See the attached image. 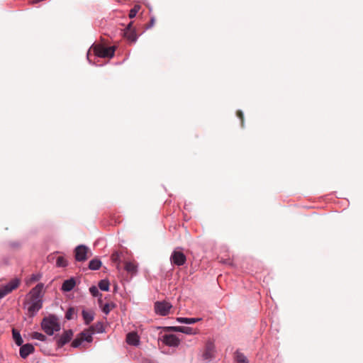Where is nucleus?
I'll return each instance as SVG.
<instances>
[{"label": "nucleus", "instance_id": "obj_34", "mask_svg": "<svg viewBox=\"0 0 363 363\" xmlns=\"http://www.w3.org/2000/svg\"><path fill=\"white\" fill-rule=\"evenodd\" d=\"M237 114V116L240 119L241 121V125L242 126H243V123H244V116H243V113L242 112V111L240 110H238L236 113Z\"/></svg>", "mask_w": 363, "mask_h": 363}, {"label": "nucleus", "instance_id": "obj_18", "mask_svg": "<svg viewBox=\"0 0 363 363\" xmlns=\"http://www.w3.org/2000/svg\"><path fill=\"white\" fill-rule=\"evenodd\" d=\"M123 256L122 252L115 251L111 255V261L116 264L118 269H120L121 258Z\"/></svg>", "mask_w": 363, "mask_h": 363}, {"label": "nucleus", "instance_id": "obj_21", "mask_svg": "<svg viewBox=\"0 0 363 363\" xmlns=\"http://www.w3.org/2000/svg\"><path fill=\"white\" fill-rule=\"evenodd\" d=\"M12 334H13V338L16 342V344L18 345V346H21L22 345L23 342V340L19 333L18 331H17L15 329H13L12 330Z\"/></svg>", "mask_w": 363, "mask_h": 363}, {"label": "nucleus", "instance_id": "obj_8", "mask_svg": "<svg viewBox=\"0 0 363 363\" xmlns=\"http://www.w3.org/2000/svg\"><path fill=\"white\" fill-rule=\"evenodd\" d=\"M162 342L169 347H177L179 345V339L173 334L164 335L162 338Z\"/></svg>", "mask_w": 363, "mask_h": 363}, {"label": "nucleus", "instance_id": "obj_3", "mask_svg": "<svg viewBox=\"0 0 363 363\" xmlns=\"http://www.w3.org/2000/svg\"><path fill=\"white\" fill-rule=\"evenodd\" d=\"M19 284L20 281L17 279H14L6 285L0 288V299L11 293L13 290L16 289L19 286Z\"/></svg>", "mask_w": 363, "mask_h": 363}, {"label": "nucleus", "instance_id": "obj_9", "mask_svg": "<svg viewBox=\"0 0 363 363\" xmlns=\"http://www.w3.org/2000/svg\"><path fill=\"white\" fill-rule=\"evenodd\" d=\"M133 23L130 22L124 30L123 35L130 43H135L137 40V34L135 29L132 27Z\"/></svg>", "mask_w": 363, "mask_h": 363}, {"label": "nucleus", "instance_id": "obj_12", "mask_svg": "<svg viewBox=\"0 0 363 363\" xmlns=\"http://www.w3.org/2000/svg\"><path fill=\"white\" fill-rule=\"evenodd\" d=\"M73 333L71 330H68L64 332L57 340L58 347H62L66 343L69 342L72 337Z\"/></svg>", "mask_w": 363, "mask_h": 363}, {"label": "nucleus", "instance_id": "obj_19", "mask_svg": "<svg viewBox=\"0 0 363 363\" xmlns=\"http://www.w3.org/2000/svg\"><path fill=\"white\" fill-rule=\"evenodd\" d=\"M82 316L86 325H89L94 320V312L91 311H82Z\"/></svg>", "mask_w": 363, "mask_h": 363}, {"label": "nucleus", "instance_id": "obj_4", "mask_svg": "<svg viewBox=\"0 0 363 363\" xmlns=\"http://www.w3.org/2000/svg\"><path fill=\"white\" fill-rule=\"evenodd\" d=\"M171 263L177 266H182L186 261L185 255L177 250H174L170 257Z\"/></svg>", "mask_w": 363, "mask_h": 363}, {"label": "nucleus", "instance_id": "obj_13", "mask_svg": "<svg viewBox=\"0 0 363 363\" xmlns=\"http://www.w3.org/2000/svg\"><path fill=\"white\" fill-rule=\"evenodd\" d=\"M214 345L212 342H207L205 351L203 353V358L205 360L210 361L213 357Z\"/></svg>", "mask_w": 363, "mask_h": 363}, {"label": "nucleus", "instance_id": "obj_15", "mask_svg": "<svg viewBox=\"0 0 363 363\" xmlns=\"http://www.w3.org/2000/svg\"><path fill=\"white\" fill-rule=\"evenodd\" d=\"M126 341L129 345H138L139 343V337L136 333H129L126 336Z\"/></svg>", "mask_w": 363, "mask_h": 363}, {"label": "nucleus", "instance_id": "obj_16", "mask_svg": "<svg viewBox=\"0 0 363 363\" xmlns=\"http://www.w3.org/2000/svg\"><path fill=\"white\" fill-rule=\"evenodd\" d=\"M76 284V281L74 278L65 280L62 286V290L64 291H70L73 289Z\"/></svg>", "mask_w": 363, "mask_h": 363}, {"label": "nucleus", "instance_id": "obj_29", "mask_svg": "<svg viewBox=\"0 0 363 363\" xmlns=\"http://www.w3.org/2000/svg\"><path fill=\"white\" fill-rule=\"evenodd\" d=\"M115 307V304L113 303H107L104 306H102V311L108 314L113 308Z\"/></svg>", "mask_w": 363, "mask_h": 363}, {"label": "nucleus", "instance_id": "obj_35", "mask_svg": "<svg viewBox=\"0 0 363 363\" xmlns=\"http://www.w3.org/2000/svg\"><path fill=\"white\" fill-rule=\"evenodd\" d=\"M40 279V276L36 274H33L30 279V283H33Z\"/></svg>", "mask_w": 363, "mask_h": 363}, {"label": "nucleus", "instance_id": "obj_11", "mask_svg": "<svg viewBox=\"0 0 363 363\" xmlns=\"http://www.w3.org/2000/svg\"><path fill=\"white\" fill-rule=\"evenodd\" d=\"M42 300L30 299V303L28 308L30 315H34L42 308Z\"/></svg>", "mask_w": 363, "mask_h": 363}, {"label": "nucleus", "instance_id": "obj_31", "mask_svg": "<svg viewBox=\"0 0 363 363\" xmlns=\"http://www.w3.org/2000/svg\"><path fill=\"white\" fill-rule=\"evenodd\" d=\"M140 9V6L139 5H135L133 9H131L129 13V18H134L136 16L137 13L139 11Z\"/></svg>", "mask_w": 363, "mask_h": 363}, {"label": "nucleus", "instance_id": "obj_33", "mask_svg": "<svg viewBox=\"0 0 363 363\" xmlns=\"http://www.w3.org/2000/svg\"><path fill=\"white\" fill-rule=\"evenodd\" d=\"M89 291L93 296H97L99 294L97 287L94 286L89 288Z\"/></svg>", "mask_w": 363, "mask_h": 363}, {"label": "nucleus", "instance_id": "obj_5", "mask_svg": "<svg viewBox=\"0 0 363 363\" xmlns=\"http://www.w3.org/2000/svg\"><path fill=\"white\" fill-rule=\"evenodd\" d=\"M89 248L85 245H79L74 250L75 259L78 262H84L87 259Z\"/></svg>", "mask_w": 363, "mask_h": 363}, {"label": "nucleus", "instance_id": "obj_27", "mask_svg": "<svg viewBox=\"0 0 363 363\" xmlns=\"http://www.w3.org/2000/svg\"><path fill=\"white\" fill-rule=\"evenodd\" d=\"M56 264L59 267H66L67 265V259L64 257L59 256L57 258Z\"/></svg>", "mask_w": 363, "mask_h": 363}, {"label": "nucleus", "instance_id": "obj_26", "mask_svg": "<svg viewBox=\"0 0 363 363\" xmlns=\"http://www.w3.org/2000/svg\"><path fill=\"white\" fill-rule=\"evenodd\" d=\"M90 330L92 331V333H102L104 331L103 324L97 323L94 325L90 327Z\"/></svg>", "mask_w": 363, "mask_h": 363}, {"label": "nucleus", "instance_id": "obj_20", "mask_svg": "<svg viewBox=\"0 0 363 363\" xmlns=\"http://www.w3.org/2000/svg\"><path fill=\"white\" fill-rule=\"evenodd\" d=\"M177 320L180 323H185V324H194L196 323L200 320H201V318H177Z\"/></svg>", "mask_w": 363, "mask_h": 363}, {"label": "nucleus", "instance_id": "obj_36", "mask_svg": "<svg viewBox=\"0 0 363 363\" xmlns=\"http://www.w3.org/2000/svg\"><path fill=\"white\" fill-rule=\"evenodd\" d=\"M153 23H154V19H153V18H152V19H151V24H152V25H153Z\"/></svg>", "mask_w": 363, "mask_h": 363}, {"label": "nucleus", "instance_id": "obj_32", "mask_svg": "<svg viewBox=\"0 0 363 363\" xmlns=\"http://www.w3.org/2000/svg\"><path fill=\"white\" fill-rule=\"evenodd\" d=\"M74 313V309L73 308H69L66 314H65V318L67 319V320H71L73 318V315Z\"/></svg>", "mask_w": 363, "mask_h": 363}, {"label": "nucleus", "instance_id": "obj_6", "mask_svg": "<svg viewBox=\"0 0 363 363\" xmlns=\"http://www.w3.org/2000/svg\"><path fill=\"white\" fill-rule=\"evenodd\" d=\"M167 331L179 332L188 335H195L199 333V330L186 326H171L165 328Z\"/></svg>", "mask_w": 363, "mask_h": 363}, {"label": "nucleus", "instance_id": "obj_25", "mask_svg": "<svg viewBox=\"0 0 363 363\" xmlns=\"http://www.w3.org/2000/svg\"><path fill=\"white\" fill-rule=\"evenodd\" d=\"M99 287L101 290L108 291L109 290V282L107 280H101L99 283Z\"/></svg>", "mask_w": 363, "mask_h": 363}, {"label": "nucleus", "instance_id": "obj_30", "mask_svg": "<svg viewBox=\"0 0 363 363\" xmlns=\"http://www.w3.org/2000/svg\"><path fill=\"white\" fill-rule=\"evenodd\" d=\"M84 341L82 337H81L79 335L77 337H76L72 342V346L74 347H78L81 345L82 342Z\"/></svg>", "mask_w": 363, "mask_h": 363}, {"label": "nucleus", "instance_id": "obj_10", "mask_svg": "<svg viewBox=\"0 0 363 363\" xmlns=\"http://www.w3.org/2000/svg\"><path fill=\"white\" fill-rule=\"evenodd\" d=\"M43 288L44 284L40 283L37 284L33 289H32V290L30 291V299L41 300Z\"/></svg>", "mask_w": 363, "mask_h": 363}, {"label": "nucleus", "instance_id": "obj_24", "mask_svg": "<svg viewBox=\"0 0 363 363\" xmlns=\"http://www.w3.org/2000/svg\"><path fill=\"white\" fill-rule=\"evenodd\" d=\"M236 363H248L247 357L241 352H237L235 353Z\"/></svg>", "mask_w": 363, "mask_h": 363}, {"label": "nucleus", "instance_id": "obj_17", "mask_svg": "<svg viewBox=\"0 0 363 363\" xmlns=\"http://www.w3.org/2000/svg\"><path fill=\"white\" fill-rule=\"evenodd\" d=\"M124 268L126 272L131 274H135L138 271V266L134 262H125Z\"/></svg>", "mask_w": 363, "mask_h": 363}, {"label": "nucleus", "instance_id": "obj_14", "mask_svg": "<svg viewBox=\"0 0 363 363\" xmlns=\"http://www.w3.org/2000/svg\"><path fill=\"white\" fill-rule=\"evenodd\" d=\"M34 352V347L31 344H26L21 345L20 348V356L26 359L29 354H32Z\"/></svg>", "mask_w": 363, "mask_h": 363}, {"label": "nucleus", "instance_id": "obj_37", "mask_svg": "<svg viewBox=\"0 0 363 363\" xmlns=\"http://www.w3.org/2000/svg\"><path fill=\"white\" fill-rule=\"evenodd\" d=\"M99 304L101 305L102 301H101V300L99 299Z\"/></svg>", "mask_w": 363, "mask_h": 363}, {"label": "nucleus", "instance_id": "obj_7", "mask_svg": "<svg viewBox=\"0 0 363 363\" xmlns=\"http://www.w3.org/2000/svg\"><path fill=\"white\" fill-rule=\"evenodd\" d=\"M171 308L172 305L166 301H158L155 303V312L160 315H167L169 313Z\"/></svg>", "mask_w": 363, "mask_h": 363}, {"label": "nucleus", "instance_id": "obj_22", "mask_svg": "<svg viewBox=\"0 0 363 363\" xmlns=\"http://www.w3.org/2000/svg\"><path fill=\"white\" fill-rule=\"evenodd\" d=\"M101 266V262L98 259H93L89 262V268L91 270H97Z\"/></svg>", "mask_w": 363, "mask_h": 363}, {"label": "nucleus", "instance_id": "obj_28", "mask_svg": "<svg viewBox=\"0 0 363 363\" xmlns=\"http://www.w3.org/2000/svg\"><path fill=\"white\" fill-rule=\"evenodd\" d=\"M31 337L33 339L38 340L40 341H45L47 339L45 335H44L42 333H38V332L33 333L31 334Z\"/></svg>", "mask_w": 363, "mask_h": 363}, {"label": "nucleus", "instance_id": "obj_2", "mask_svg": "<svg viewBox=\"0 0 363 363\" xmlns=\"http://www.w3.org/2000/svg\"><path fill=\"white\" fill-rule=\"evenodd\" d=\"M41 326L45 333L48 335H52L55 332L60 330L58 319L53 315L44 318L42 321Z\"/></svg>", "mask_w": 363, "mask_h": 363}, {"label": "nucleus", "instance_id": "obj_23", "mask_svg": "<svg viewBox=\"0 0 363 363\" xmlns=\"http://www.w3.org/2000/svg\"><path fill=\"white\" fill-rule=\"evenodd\" d=\"M92 333H93L92 331L91 332L90 329H89V330L83 331L82 333H81L79 334V335L81 337H82L84 341L85 340L88 342H90L92 341V337H91Z\"/></svg>", "mask_w": 363, "mask_h": 363}, {"label": "nucleus", "instance_id": "obj_1", "mask_svg": "<svg viewBox=\"0 0 363 363\" xmlns=\"http://www.w3.org/2000/svg\"><path fill=\"white\" fill-rule=\"evenodd\" d=\"M114 47H106L101 44H95L90 48L88 52V57L94 55L101 58H111L114 55Z\"/></svg>", "mask_w": 363, "mask_h": 363}]
</instances>
